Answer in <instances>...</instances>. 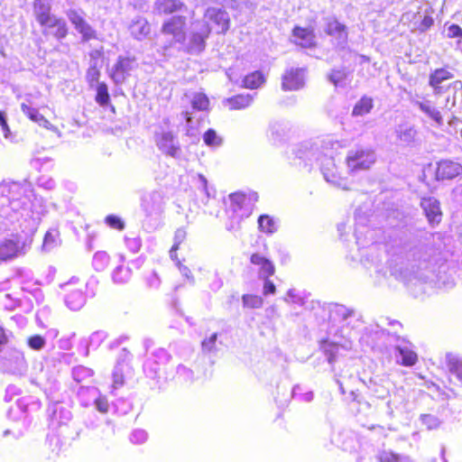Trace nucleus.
<instances>
[{"instance_id":"1","label":"nucleus","mask_w":462,"mask_h":462,"mask_svg":"<svg viewBox=\"0 0 462 462\" xmlns=\"http://www.w3.org/2000/svg\"><path fill=\"white\" fill-rule=\"evenodd\" d=\"M345 162L350 175L368 171L375 162L374 152L371 149L357 148L347 152Z\"/></svg>"},{"instance_id":"2","label":"nucleus","mask_w":462,"mask_h":462,"mask_svg":"<svg viewBox=\"0 0 462 462\" xmlns=\"http://www.w3.org/2000/svg\"><path fill=\"white\" fill-rule=\"evenodd\" d=\"M447 367L448 374L437 378L435 385L439 390L453 393L457 388V383L452 381L450 376H455L462 383V358L448 355L447 356Z\"/></svg>"},{"instance_id":"3","label":"nucleus","mask_w":462,"mask_h":462,"mask_svg":"<svg viewBox=\"0 0 462 462\" xmlns=\"http://www.w3.org/2000/svg\"><path fill=\"white\" fill-rule=\"evenodd\" d=\"M163 35L171 37V43H182L187 36V17L174 15L166 19L161 27Z\"/></svg>"},{"instance_id":"4","label":"nucleus","mask_w":462,"mask_h":462,"mask_svg":"<svg viewBox=\"0 0 462 462\" xmlns=\"http://www.w3.org/2000/svg\"><path fill=\"white\" fill-rule=\"evenodd\" d=\"M205 28H210V33H226L230 26V18L226 11L210 7L204 13Z\"/></svg>"},{"instance_id":"5","label":"nucleus","mask_w":462,"mask_h":462,"mask_svg":"<svg viewBox=\"0 0 462 462\" xmlns=\"http://www.w3.org/2000/svg\"><path fill=\"white\" fill-rule=\"evenodd\" d=\"M454 78V74L449 69L448 66H444L442 68L435 69L430 72L429 76V85L433 89L435 94H441L447 91L451 87L462 88V81L456 80L453 83H450L445 86L443 83L445 81L450 80Z\"/></svg>"},{"instance_id":"6","label":"nucleus","mask_w":462,"mask_h":462,"mask_svg":"<svg viewBox=\"0 0 462 462\" xmlns=\"http://www.w3.org/2000/svg\"><path fill=\"white\" fill-rule=\"evenodd\" d=\"M321 171L328 182L337 185L345 190H349L351 189V184L354 181L348 180L346 177L342 176L333 158H327L324 160L321 166Z\"/></svg>"},{"instance_id":"7","label":"nucleus","mask_w":462,"mask_h":462,"mask_svg":"<svg viewBox=\"0 0 462 462\" xmlns=\"http://www.w3.org/2000/svg\"><path fill=\"white\" fill-rule=\"evenodd\" d=\"M420 206L430 226H437L441 223L444 214L440 201L438 199L431 196L423 197L420 199Z\"/></svg>"},{"instance_id":"8","label":"nucleus","mask_w":462,"mask_h":462,"mask_svg":"<svg viewBox=\"0 0 462 462\" xmlns=\"http://www.w3.org/2000/svg\"><path fill=\"white\" fill-rule=\"evenodd\" d=\"M462 175V164L452 160H440L436 163L434 176L438 181L450 180Z\"/></svg>"},{"instance_id":"9","label":"nucleus","mask_w":462,"mask_h":462,"mask_svg":"<svg viewBox=\"0 0 462 462\" xmlns=\"http://www.w3.org/2000/svg\"><path fill=\"white\" fill-rule=\"evenodd\" d=\"M67 16L74 28L81 34L83 42L97 39V32L85 20L83 15L77 10H69Z\"/></svg>"},{"instance_id":"10","label":"nucleus","mask_w":462,"mask_h":462,"mask_svg":"<svg viewBox=\"0 0 462 462\" xmlns=\"http://www.w3.org/2000/svg\"><path fill=\"white\" fill-rule=\"evenodd\" d=\"M304 68H291L282 76V88L284 91H296L304 86Z\"/></svg>"},{"instance_id":"11","label":"nucleus","mask_w":462,"mask_h":462,"mask_svg":"<svg viewBox=\"0 0 462 462\" xmlns=\"http://www.w3.org/2000/svg\"><path fill=\"white\" fill-rule=\"evenodd\" d=\"M134 61V57L119 56L109 74L111 79L116 84L123 83L132 70Z\"/></svg>"},{"instance_id":"12","label":"nucleus","mask_w":462,"mask_h":462,"mask_svg":"<svg viewBox=\"0 0 462 462\" xmlns=\"http://www.w3.org/2000/svg\"><path fill=\"white\" fill-rule=\"evenodd\" d=\"M293 43L303 49L317 47L316 35L313 29L296 25L292 28Z\"/></svg>"},{"instance_id":"13","label":"nucleus","mask_w":462,"mask_h":462,"mask_svg":"<svg viewBox=\"0 0 462 462\" xmlns=\"http://www.w3.org/2000/svg\"><path fill=\"white\" fill-rule=\"evenodd\" d=\"M229 199L232 211L237 212L244 210L246 214H250L254 208L257 196L255 194L247 195L243 192H235L229 195Z\"/></svg>"},{"instance_id":"14","label":"nucleus","mask_w":462,"mask_h":462,"mask_svg":"<svg viewBox=\"0 0 462 462\" xmlns=\"http://www.w3.org/2000/svg\"><path fill=\"white\" fill-rule=\"evenodd\" d=\"M185 239H186V232L182 229H178L174 235V243L170 250V256L173 261L176 262V265L178 266L180 273L184 276H186L188 279H189V278H192L190 270L189 269V267L184 265L180 261V259L178 258V255H177V251L180 249V245L185 241Z\"/></svg>"},{"instance_id":"15","label":"nucleus","mask_w":462,"mask_h":462,"mask_svg":"<svg viewBox=\"0 0 462 462\" xmlns=\"http://www.w3.org/2000/svg\"><path fill=\"white\" fill-rule=\"evenodd\" d=\"M156 144L161 151L171 157H176L180 147L174 143V135L171 132H162L156 136Z\"/></svg>"},{"instance_id":"16","label":"nucleus","mask_w":462,"mask_h":462,"mask_svg":"<svg viewBox=\"0 0 462 462\" xmlns=\"http://www.w3.org/2000/svg\"><path fill=\"white\" fill-rule=\"evenodd\" d=\"M250 263L258 266V273L263 278H270L275 273V266L273 262L259 253H253L250 255Z\"/></svg>"},{"instance_id":"17","label":"nucleus","mask_w":462,"mask_h":462,"mask_svg":"<svg viewBox=\"0 0 462 462\" xmlns=\"http://www.w3.org/2000/svg\"><path fill=\"white\" fill-rule=\"evenodd\" d=\"M420 111H422L437 125H442L444 123L445 109L435 106L430 100H423L417 103Z\"/></svg>"},{"instance_id":"18","label":"nucleus","mask_w":462,"mask_h":462,"mask_svg":"<svg viewBox=\"0 0 462 462\" xmlns=\"http://www.w3.org/2000/svg\"><path fill=\"white\" fill-rule=\"evenodd\" d=\"M63 293L68 306L70 308L76 307L84 299V291L81 287H78V283L68 282L63 287Z\"/></svg>"},{"instance_id":"19","label":"nucleus","mask_w":462,"mask_h":462,"mask_svg":"<svg viewBox=\"0 0 462 462\" xmlns=\"http://www.w3.org/2000/svg\"><path fill=\"white\" fill-rule=\"evenodd\" d=\"M324 32L327 35L335 37L342 42H346L348 38L346 26L337 18L329 19L327 22Z\"/></svg>"},{"instance_id":"20","label":"nucleus","mask_w":462,"mask_h":462,"mask_svg":"<svg viewBox=\"0 0 462 462\" xmlns=\"http://www.w3.org/2000/svg\"><path fill=\"white\" fill-rule=\"evenodd\" d=\"M33 13L36 21L43 28L54 15L51 14V7L48 4L42 3V0H34Z\"/></svg>"},{"instance_id":"21","label":"nucleus","mask_w":462,"mask_h":462,"mask_svg":"<svg viewBox=\"0 0 462 462\" xmlns=\"http://www.w3.org/2000/svg\"><path fill=\"white\" fill-rule=\"evenodd\" d=\"M21 251V246L17 240L5 239L0 243V261H8L16 257Z\"/></svg>"},{"instance_id":"22","label":"nucleus","mask_w":462,"mask_h":462,"mask_svg":"<svg viewBox=\"0 0 462 462\" xmlns=\"http://www.w3.org/2000/svg\"><path fill=\"white\" fill-rule=\"evenodd\" d=\"M185 4L180 0H155L154 8L160 14H171L182 10Z\"/></svg>"},{"instance_id":"23","label":"nucleus","mask_w":462,"mask_h":462,"mask_svg":"<svg viewBox=\"0 0 462 462\" xmlns=\"http://www.w3.org/2000/svg\"><path fill=\"white\" fill-rule=\"evenodd\" d=\"M254 96L250 94H237L225 100V104L230 110H243L251 106Z\"/></svg>"},{"instance_id":"24","label":"nucleus","mask_w":462,"mask_h":462,"mask_svg":"<svg viewBox=\"0 0 462 462\" xmlns=\"http://www.w3.org/2000/svg\"><path fill=\"white\" fill-rule=\"evenodd\" d=\"M21 110L25 116H27L31 121L42 125L43 127L50 129L51 127V122L45 118L43 115H42L39 110L32 106L23 103L21 105Z\"/></svg>"},{"instance_id":"25","label":"nucleus","mask_w":462,"mask_h":462,"mask_svg":"<svg viewBox=\"0 0 462 462\" xmlns=\"http://www.w3.org/2000/svg\"><path fill=\"white\" fill-rule=\"evenodd\" d=\"M265 82V77L262 71L255 70L247 74L243 79V86L249 89H256Z\"/></svg>"},{"instance_id":"26","label":"nucleus","mask_w":462,"mask_h":462,"mask_svg":"<svg viewBox=\"0 0 462 462\" xmlns=\"http://www.w3.org/2000/svg\"><path fill=\"white\" fill-rule=\"evenodd\" d=\"M374 106V101L372 97L363 96L354 106L352 115L354 116H365L372 110Z\"/></svg>"},{"instance_id":"27","label":"nucleus","mask_w":462,"mask_h":462,"mask_svg":"<svg viewBox=\"0 0 462 462\" xmlns=\"http://www.w3.org/2000/svg\"><path fill=\"white\" fill-rule=\"evenodd\" d=\"M257 223L259 230L267 235H272L278 229V226L274 218L267 214L259 216Z\"/></svg>"},{"instance_id":"28","label":"nucleus","mask_w":462,"mask_h":462,"mask_svg":"<svg viewBox=\"0 0 462 462\" xmlns=\"http://www.w3.org/2000/svg\"><path fill=\"white\" fill-rule=\"evenodd\" d=\"M397 351L402 356L400 365L403 366H412L418 362V355L406 347L398 346Z\"/></svg>"},{"instance_id":"29","label":"nucleus","mask_w":462,"mask_h":462,"mask_svg":"<svg viewBox=\"0 0 462 462\" xmlns=\"http://www.w3.org/2000/svg\"><path fill=\"white\" fill-rule=\"evenodd\" d=\"M210 102L208 96L203 92L196 93L191 100V106L194 110L208 111Z\"/></svg>"},{"instance_id":"30","label":"nucleus","mask_w":462,"mask_h":462,"mask_svg":"<svg viewBox=\"0 0 462 462\" xmlns=\"http://www.w3.org/2000/svg\"><path fill=\"white\" fill-rule=\"evenodd\" d=\"M320 347L323 353L328 357V361L331 364L336 360V357L340 348V345L337 343L324 340L322 341Z\"/></svg>"},{"instance_id":"31","label":"nucleus","mask_w":462,"mask_h":462,"mask_svg":"<svg viewBox=\"0 0 462 462\" xmlns=\"http://www.w3.org/2000/svg\"><path fill=\"white\" fill-rule=\"evenodd\" d=\"M95 100L101 106H106L110 103L108 88L105 82H99L97 84Z\"/></svg>"},{"instance_id":"32","label":"nucleus","mask_w":462,"mask_h":462,"mask_svg":"<svg viewBox=\"0 0 462 462\" xmlns=\"http://www.w3.org/2000/svg\"><path fill=\"white\" fill-rule=\"evenodd\" d=\"M397 139L404 143H412L415 139L416 130L412 126H400L396 132Z\"/></svg>"},{"instance_id":"33","label":"nucleus","mask_w":462,"mask_h":462,"mask_svg":"<svg viewBox=\"0 0 462 462\" xmlns=\"http://www.w3.org/2000/svg\"><path fill=\"white\" fill-rule=\"evenodd\" d=\"M347 75L348 72L345 69H333L328 75V79L335 87H337L345 82Z\"/></svg>"},{"instance_id":"34","label":"nucleus","mask_w":462,"mask_h":462,"mask_svg":"<svg viewBox=\"0 0 462 462\" xmlns=\"http://www.w3.org/2000/svg\"><path fill=\"white\" fill-rule=\"evenodd\" d=\"M101 72L97 64L89 66L86 71V80L90 87L98 84Z\"/></svg>"},{"instance_id":"35","label":"nucleus","mask_w":462,"mask_h":462,"mask_svg":"<svg viewBox=\"0 0 462 462\" xmlns=\"http://www.w3.org/2000/svg\"><path fill=\"white\" fill-rule=\"evenodd\" d=\"M210 35V28H205L200 32H195L191 36V43L199 49L204 48L205 40Z\"/></svg>"},{"instance_id":"36","label":"nucleus","mask_w":462,"mask_h":462,"mask_svg":"<svg viewBox=\"0 0 462 462\" xmlns=\"http://www.w3.org/2000/svg\"><path fill=\"white\" fill-rule=\"evenodd\" d=\"M244 306L251 309L262 307L263 300L262 297L254 294H245L242 297Z\"/></svg>"},{"instance_id":"37","label":"nucleus","mask_w":462,"mask_h":462,"mask_svg":"<svg viewBox=\"0 0 462 462\" xmlns=\"http://www.w3.org/2000/svg\"><path fill=\"white\" fill-rule=\"evenodd\" d=\"M204 143L209 146L220 145L222 139L217 135V133L213 129L207 130L203 134Z\"/></svg>"},{"instance_id":"38","label":"nucleus","mask_w":462,"mask_h":462,"mask_svg":"<svg viewBox=\"0 0 462 462\" xmlns=\"http://www.w3.org/2000/svg\"><path fill=\"white\" fill-rule=\"evenodd\" d=\"M51 35L58 40H61L65 38L69 33V29L66 24V22L62 20L55 27H53V31L51 32Z\"/></svg>"},{"instance_id":"39","label":"nucleus","mask_w":462,"mask_h":462,"mask_svg":"<svg viewBox=\"0 0 462 462\" xmlns=\"http://www.w3.org/2000/svg\"><path fill=\"white\" fill-rule=\"evenodd\" d=\"M105 222L113 229L122 231L125 228L124 221L116 215H108L105 218Z\"/></svg>"},{"instance_id":"40","label":"nucleus","mask_w":462,"mask_h":462,"mask_svg":"<svg viewBox=\"0 0 462 462\" xmlns=\"http://www.w3.org/2000/svg\"><path fill=\"white\" fill-rule=\"evenodd\" d=\"M94 265L97 271L103 270L108 265L109 257L103 253H97L94 256Z\"/></svg>"},{"instance_id":"41","label":"nucleus","mask_w":462,"mask_h":462,"mask_svg":"<svg viewBox=\"0 0 462 462\" xmlns=\"http://www.w3.org/2000/svg\"><path fill=\"white\" fill-rule=\"evenodd\" d=\"M45 344L44 338L40 335H33L28 338V345L34 350H40Z\"/></svg>"},{"instance_id":"42","label":"nucleus","mask_w":462,"mask_h":462,"mask_svg":"<svg viewBox=\"0 0 462 462\" xmlns=\"http://www.w3.org/2000/svg\"><path fill=\"white\" fill-rule=\"evenodd\" d=\"M95 404H96L97 409L101 413L108 412L109 404H108L107 399L106 397H98L97 399H96Z\"/></svg>"},{"instance_id":"43","label":"nucleus","mask_w":462,"mask_h":462,"mask_svg":"<svg viewBox=\"0 0 462 462\" xmlns=\"http://www.w3.org/2000/svg\"><path fill=\"white\" fill-rule=\"evenodd\" d=\"M434 20L430 15H425L420 23L418 29L420 32H425L433 25Z\"/></svg>"},{"instance_id":"44","label":"nucleus","mask_w":462,"mask_h":462,"mask_svg":"<svg viewBox=\"0 0 462 462\" xmlns=\"http://www.w3.org/2000/svg\"><path fill=\"white\" fill-rule=\"evenodd\" d=\"M263 292L264 295L274 294L276 292V287L274 283L269 280V278H263Z\"/></svg>"},{"instance_id":"45","label":"nucleus","mask_w":462,"mask_h":462,"mask_svg":"<svg viewBox=\"0 0 462 462\" xmlns=\"http://www.w3.org/2000/svg\"><path fill=\"white\" fill-rule=\"evenodd\" d=\"M448 35L449 38L462 37V29L457 24H451L448 28Z\"/></svg>"},{"instance_id":"46","label":"nucleus","mask_w":462,"mask_h":462,"mask_svg":"<svg viewBox=\"0 0 462 462\" xmlns=\"http://www.w3.org/2000/svg\"><path fill=\"white\" fill-rule=\"evenodd\" d=\"M8 336L6 335L5 328L0 325V354L8 344Z\"/></svg>"},{"instance_id":"47","label":"nucleus","mask_w":462,"mask_h":462,"mask_svg":"<svg viewBox=\"0 0 462 462\" xmlns=\"http://www.w3.org/2000/svg\"><path fill=\"white\" fill-rule=\"evenodd\" d=\"M62 20H63L62 18H59V17H56L55 15H53L51 17V19L50 20V22L47 23V24L43 27L44 32H47V30H49V29H53V27H55Z\"/></svg>"},{"instance_id":"48","label":"nucleus","mask_w":462,"mask_h":462,"mask_svg":"<svg viewBox=\"0 0 462 462\" xmlns=\"http://www.w3.org/2000/svg\"><path fill=\"white\" fill-rule=\"evenodd\" d=\"M62 20H63L62 18H59V17H56L55 15H53L51 17V19L50 20V22L47 23V24L43 27L44 32H47V30H49V29H53V27H55Z\"/></svg>"},{"instance_id":"49","label":"nucleus","mask_w":462,"mask_h":462,"mask_svg":"<svg viewBox=\"0 0 462 462\" xmlns=\"http://www.w3.org/2000/svg\"><path fill=\"white\" fill-rule=\"evenodd\" d=\"M216 340H217V334L215 333V334H212L208 338L205 339L202 342V346L205 347L210 348L211 346H213Z\"/></svg>"},{"instance_id":"50","label":"nucleus","mask_w":462,"mask_h":462,"mask_svg":"<svg viewBox=\"0 0 462 462\" xmlns=\"http://www.w3.org/2000/svg\"><path fill=\"white\" fill-rule=\"evenodd\" d=\"M0 125L4 131H8V125L3 112L0 111Z\"/></svg>"},{"instance_id":"51","label":"nucleus","mask_w":462,"mask_h":462,"mask_svg":"<svg viewBox=\"0 0 462 462\" xmlns=\"http://www.w3.org/2000/svg\"><path fill=\"white\" fill-rule=\"evenodd\" d=\"M50 242H54V236L51 232H47L44 236V245H47Z\"/></svg>"},{"instance_id":"52","label":"nucleus","mask_w":462,"mask_h":462,"mask_svg":"<svg viewBox=\"0 0 462 462\" xmlns=\"http://www.w3.org/2000/svg\"><path fill=\"white\" fill-rule=\"evenodd\" d=\"M103 55V51H95L94 52H92L90 54V56L92 58H98V57H101Z\"/></svg>"},{"instance_id":"53","label":"nucleus","mask_w":462,"mask_h":462,"mask_svg":"<svg viewBox=\"0 0 462 462\" xmlns=\"http://www.w3.org/2000/svg\"><path fill=\"white\" fill-rule=\"evenodd\" d=\"M183 115H184V117H185L187 123H189V124L191 123L192 117H191L190 114L189 112H185Z\"/></svg>"},{"instance_id":"54","label":"nucleus","mask_w":462,"mask_h":462,"mask_svg":"<svg viewBox=\"0 0 462 462\" xmlns=\"http://www.w3.org/2000/svg\"><path fill=\"white\" fill-rule=\"evenodd\" d=\"M362 59H363L364 61H366V62L370 61L369 57L362 56Z\"/></svg>"},{"instance_id":"55","label":"nucleus","mask_w":462,"mask_h":462,"mask_svg":"<svg viewBox=\"0 0 462 462\" xmlns=\"http://www.w3.org/2000/svg\"><path fill=\"white\" fill-rule=\"evenodd\" d=\"M376 428L375 425H372L371 427H369V430H374Z\"/></svg>"}]
</instances>
